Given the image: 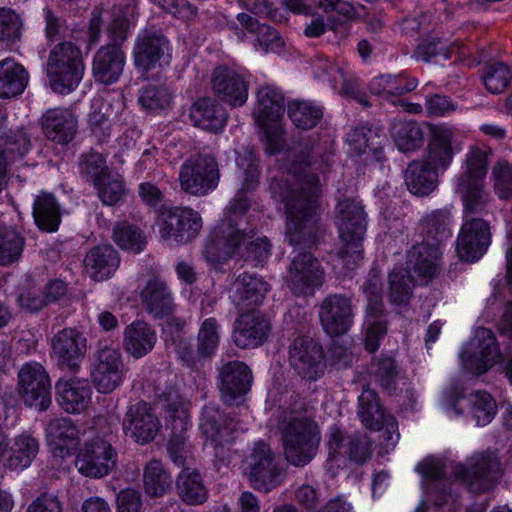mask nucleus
I'll list each match as a JSON object with an SVG mask.
<instances>
[{"label": "nucleus", "instance_id": "f257e3e1", "mask_svg": "<svg viewBox=\"0 0 512 512\" xmlns=\"http://www.w3.org/2000/svg\"><path fill=\"white\" fill-rule=\"evenodd\" d=\"M319 193V179L303 158L292 164L285 178L273 183V197L285 206L286 235L291 245L313 242Z\"/></svg>", "mask_w": 512, "mask_h": 512}, {"label": "nucleus", "instance_id": "f03ea898", "mask_svg": "<svg viewBox=\"0 0 512 512\" xmlns=\"http://www.w3.org/2000/svg\"><path fill=\"white\" fill-rule=\"evenodd\" d=\"M426 232V241L409 251L407 269L396 268L389 276L390 299L393 303H405L416 282H425L438 273L440 243L451 236L449 213L443 210L431 213L427 218Z\"/></svg>", "mask_w": 512, "mask_h": 512}, {"label": "nucleus", "instance_id": "7ed1b4c3", "mask_svg": "<svg viewBox=\"0 0 512 512\" xmlns=\"http://www.w3.org/2000/svg\"><path fill=\"white\" fill-rule=\"evenodd\" d=\"M461 150L458 133L455 128L437 125L431 128V138L425 158L414 161L405 172L408 190L418 196L431 193L436 187L438 172L451 164L455 152Z\"/></svg>", "mask_w": 512, "mask_h": 512}, {"label": "nucleus", "instance_id": "20e7f679", "mask_svg": "<svg viewBox=\"0 0 512 512\" xmlns=\"http://www.w3.org/2000/svg\"><path fill=\"white\" fill-rule=\"evenodd\" d=\"M302 404L290 410L285 419L282 441L287 460L295 466L309 463L315 456L320 442L319 430Z\"/></svg>", "mask_w": 512, "mask_h": 512}, {"label": "nucleus", "instance_id": "39448f33", "mask_svg": "<svg viewBox=\"0 0 512 512\" xmlns=\"http://www.w3.org/2000/svg\"><path fill=\"white\" fill-rule=\"evenodd\" d=\"M244 245L246 252L243 255L257 263L263 262L269 256L270 244L266 237H255L254 233L243 236L232 226H221L215 236L206 241L203 256L210 265L217 267Z\"/></svg>", "mask_w": 512, "mask_h": 512}, {"label": "nucleus", "instance_id": "423d86ee", "mask_svg": "<svg viewBox=\"0 0 512 512\" xmlns=\"http://www.w3.org/2000/svg\"><path fill=\"white\" fill-rule=\"evenodd\" d=\"M253 112L255 124L263 131L266 152H279L284 145L281 118L284 112V96L274 85H264L256 93Z\"/></svg>", "mask_w": 512, "mask_h": 512}, {"label": "nucleus", "instance_id": "0eeeda50", "mask_svg": "<svg viewBox=\"0 0 512 512\" xmlns=\"http://www.w3.org/2000/svg\"><path fill=\"white\" fill-rule=\"evenodd\" d=\"M84 71L81 51L73 43L61 42L50 50L46 74L54 92L59 94L72 92L82 80Z\"/></svg>", "mask_w": 512, "mask_h": 512}, {"label": "nucleus", "instance_id": "6e6552de", "mask_svg": "<svg viewBox=\"0 0 512 512\" xmlns=\"http://www.w3.org/2000/svg\"><path fill=\"white\" fill-rule=\"evenodd\" d=\"M365 218L362 205L356 201L345 200L337 206V226L343 245L340 257L348 270L354 269L362 259L361 242L366 232Z\"/></svg>", "mask_w": 512, "mask_h": 512}, {"label": "nucleus", "instance_id": "1a4fd4ad", "mask_svg": "<svg viewBox=\"0 0 512 512\" xmlns=\"http://www.w3.org/2000/svg\"><path fill=\"white\" fill-rule=\"evenodd\" d=\"M488 155L489 151L484 147H471L466 154L464 171L456 179L455 189L467 210H483L488 201L489 195L484 189Z\"/></svg>", "mask_w": 512, "mask_h": 512}, {"label": "nucleus", "instance_id": "9d476101", "mask_svg": "<svg viewBox=\"0 0 512 512\" xmlns=\"http://www.w3.org/2000/svg\"><path fill=\"white\" fill-rule=\"evenodd\" d=\"M184 323H176V335L172 336L171 344L179 358L188 366L210 358L215 354L220 342V325L215 318L203 320L197 335V349L194 350L190 341L182 333Z\"/></svg>", "mask_w": 512, "mask_h": 512}, {"label": "nucleus", "instance_id": "9b49d317", "mask_svg": "<svg viewBox=\"0 0 512 512\" xmlns=\"http://www.w3.org/2000/svg\"><path fill=\"white\" fill-rule=\"evenodd\" d=\"M167 409V426L171 429L168 452L171 460L178 466L184 465L189 458L190 448L184 433L191 426L189 418V402L178 395L170 393L164 400Z\"/></svg>", "mask_w": 512, "mask_h": 512}, {"label": "nucleus", "instance_id": "f8f14e48", "mask_svg": "<svg viewBox=\"0 0 512 512\" xmlns=\"http://www.w3.org/2000/svg\"><path fill=\"white\" fill-rule=\"evenodd\" d=\"M462 366L473 374H483L502 360L493 332L478 328L460 352Z\"/></svg>", "mask_w": 512, "mask_h": 512}, {"label": "nucleus", "instance_id": "ddd939ff", "mask_svg": "<svg viewBox=\"0 0 512 512\" xmlns=\"http://www.w3.org/2000/svg\"><path fill=\"white\" fill-rule=\"evenodd\" d=\"M156 224L161 238L173 245L193 239L202 228V219L190 208H164Z\"/></svg>", "mask_w": 512, "mask_h": 512}, {"label": "nucleus", "instance_id": "4468645a", "mask_svg": "<svg viewBox=\"0 0 512 512\" xmlns=\"http://www.w3.org/2000/svg\"><path fill=\"white\" fill-rule=\"evenodd\" d=\"M219 177L218 164L210 155H198L188 159L179 174L182 190L196 196H204L214 190Z\"/></svg>", "mask_w": 512, "mask_h": 512}, {"label": "nucleus", "instance_id": "2eb2a0df", "mask_svg": "<svg viewBox=\"0 0 512 512\" xmlns=\"http://www.w3.org/2000/svg\"><path fill=\"white\" fill-rule=\"evenodd\" d=\"M116 458L112 445L103 437L94 436L86 440L79 449L75 466L83 476L102 478L113 470Z\"/></svg>", "mask_w": 512, "mask_h": 512}, {"label": "nucleus", "instance_id": "dca6fc26", "mask_svg": "<svg viewBox=\"0 0 512 512\" xmlns=\"http://www.w3.org/2000/svg\"><path fill=\"white\" fill-rule=\"evenodd\" d=\"M126 366L118 348L104 347L95 355L91 378L100 393H111L124 381Z\"/></svg>", "mask_w": 512, "mask_h": 512}, {"label": "nucleus", "instance_id": "f3484780", "mask_svg": "<svg viewBox=\"0 0 512 512\" xmlns=\"http://www.w3.org/2000/svg\"><path fill=\"white\" fill-rule=\"evenodd\" d=\"M482 210H467L464 206L465 221L457 239V254L461 260L475 262L485 253L489 241V227L482 219L472 218V214Z\"/></svg>", "mask_w": 512, "mask_h": 512}, {"label": "nucleus", "instance_id": "a211bd4d", "mask_svg": "<svg viewBox=\"0 0 512 512\" xmlns=\"http://www.w3.org/2000/svg\"><path fill=\"white\" fill-rule=\"evenodd\" d=\"M285 282L294 295H313L322 285L323 269L311 253H299L289 265Z\"/></svg>", "mask_w": 512, "mask_h": 512}, {"label": "nucleus", "instance_id": "6ab92c4d", "mask_svg": "<svg viewBox=\"0 0 512 512\" xmlns=\"http://www.w3.org/2000/svg\"><path fill=\"white\" fill-rule=\"evenodd\" d=\"M245 470L254 488L268 492L282 482V473L273 462L270 448L257 442L244 461Z\"/></svg>", "mask_w": 512, "mask_h": 512}, {"label": "nucleus", "instance_id": "aec40b11", "mask_svg": "<svg viewBox=\"0 0 512 512\" xmlns=\"http://www.w3.org/2000/svg\"><path fill=\"white\" fill-rule=\"evenodd\" d=\"M453 470L475 492L493 487L500 473L499 460L492 453L474 455L467 460L466 465L456 464Z\"/></svg>", "mask_w": 512, "mask_h": 512}, {"label": "nucleus", "instance_id": "412c9836", "mask_svg": "<svg viewBox=\"0 0 512 512\" xmlns=\"http://www.w3.org/2000/svg\"><path fill=\"white\" fill-rule=\"evenodd\" d=\"M19 392L26 405L39 410L46 409L51 402L50 380L39 363H27L18 374Z\"/></svg>", "mask_w": 512, "mask_h": 512}, {"label": "nucleus", "instance_id": "4be33fe9", "mask_svg": "<svg viewBox=\"0 0 512 512\" xmlns=\"http://www.w3.org/2000/svg\"><path fill=\"white\" fill-rule=\"evenodd\" d=\"M250 79V73L244 69L218 67L214 71L213 89L222 101L242 106L248 99Z\"/></svg>", "mask_w": 512, "mask_h": 512}, {"label": "nucleus", "instance_id": "5701e85b", "mask_svg": "<svg viewBox=\"0 0 512 512\" xmlns=\"http://www.w3.org/2000/svg\"><path fill=\"white\" fill-rule=\"evenodd\" d=\"M323 351L310 337L296 338L289 350V362L293 369L309 380L317 379L324 370Z\"/></svg>", "mask_w": 512, "mask_h": 512}, {"label": "nucleus", "instance_id": "b1692460", "mask_svg": "<svg viewBox=\"0 0 512 512\" xmlns=\"http://www.w3.org/2000/svg\"><path fill=\"white\" fill-rule=\"evenodd\" d=\"M358 415L363 425L370 429L383 430L385 439L394 444L399 438L397 422L391 415L382 411L374 390L364 388L358 397Z\"/></svg>", "mask_w": 512, "mask_h": 512}, {"label": "nucleus", "instance_id": "393cba45", "mask_svg": "<svg viewBox=\"0 0 512 512\" xmlns=\"http://www.w3.org/2000/svg\"><path fill=\"white\" fill-rule=\"evenodd\" d=\"M353 308L350 298L342 295L327 297L320 306L319 317L323 329L331 336L346 333L353 321Z\"/></svg>", "mask_w": 512, "mask_h": 512}, {"label": "nucleus", "instance_id": "a878e982", "mask_svg": "<svg viewBox=\"0 0 512 512\" xmlns=\"http://www.w3.org/2000/svg\"><path fill=\"white\" fill-rule=\"evenodd\" d=\"M85 353L86 339L75 329H63L52 340V356L63 368L70 370L78 368Z\"/></svg>", "mask_w": 512, "mask_h": 512}, {"label": "nucleus", "instance_id": "bb28decb", "mask_svg": "<svg viewBox=\"0 0 512 512\" xmlns=\"http://www.w3.org/2000/svg\"><path fill=\"white\" fill-rule=\"evenodd\" d=\"M123 431L136 442L144 444L151 441L159 431V420L147 403L131 405L123 419Z\"/></svg>", "mask_w": 512, "mask_h": 512}, {"label": "nucleus", "instance_id": "cd10ccee", "mask_svg": "<svg viewBox=\"0 0 512 512\" xmlns=\"http://www.w3.org/2000/svg\"><path fill=\"white\" fill-rule=\"evenodd\" d=\"M270 285L255 274L243 273L232 283L229 294L240 310L252 311L263 303Z\"/></svg>", "mask_w": 512, "mask_h": 512}, {"label": "nucleus", "instance_id": "c85d7f7f", "mask_svg": "<svg viewBox=\"0 0 512 512\" xmlns=\"http://www.w3.org/2000/svg\"><path fill=\"white\" fill-rule=\"evenodd\" d=\"M466 404L470 405V412L479 426L489 424L497 411L495 400L486 392L477 391L471 394L469 399H466L457 392H449L447 394V405L457 415L463 414Z\"/></svg>", "mask_w": 512, "mask_h": 512}, {"label": "nucleus", "instance_id": "c756f323", "mask_svg": "<svg viewBox=\"0 0 512 512\" xmlns=\"http://www.w3.org/2000/svg\"><path fill=\"white\" fill-rule=\"evenodd\" d=\"M200 429L206 439L205 446H211L218 456V448L233 440L235 424L232 419L222 415L216 407L209 405L204 408Z\"/></svg>", "mask_w": 512, "mask_h": 512}, {"label": "nucleus", "instance_id": "7c9ffc66", "mask_svg": "<svg viewBox=\"0 0 512 512\" xmlns=\"http://www.w3.org/2000/svg\"><path fill=\"white\" fill-rule=\"evenodd\" d=\"M38 450V441L28 434L15 437L8 448L6 437L0 431V456L4 458L10 469L23 470L28 468L38 454Z\"/></svg>", "mask_w": 512, "mask_h": 512}, {"label": "nucleus", "instance_id": "2f4dec72", "mask_svg": "<svg viewBox=\"0 0 512 512\" xmlns=\"http://www.w3.org/2000/svg\"><path fill=\"white\" fill-rule=\"evenodd\" d=\"M270 326L255 310L242 313L236 321L233 340L238 347L254 348L267 337Z\"/></svg>", "mask_w": 512, "mask_h": 512}, {"label": "nucleus", "instance_id": "473e14b6", "mask_svg": "<svg viewBox=\"0 0 512 512\" xmlns=\"http://www.w3.org/2000/svg\"><path fill=\"white\" fill-rule=\"evenodd\" d=\"M238 167V178L241 182V188L237 198L230 203L228 211L233 215L243 214L247 211L249 203L244 198V192L251 191L258 184V165L252 149L247 148L243 154L239 153L236 159Z\"/></svg>", "mask_w": 512, "mask_h": 512}, {"label": "nucleus", "instance_id": "72a5a7b5", "mask_svg": "<svg viewBox=\"0 0 512 512\" xmlns=\"http://www.w3.org/2000/svg\"><path fill=\"white\" fill-rule=\"evenodd\" d=\"M58 402L67 413H81L92 400V389L85 379H61L56 384Z\"/></svg>", "mask_w": 512, "mask_h": 512}, {"label": "nucleus", "instance_id": "f704fd0d", "mask_svg": "<svg viewBox=\"0 0 512 512\" xmlns=\"http://www.w3.org/2000/svg\"><path fill=\"white\" fill-rule=\"evenodd\" d=\"M46 438L54 457L64 458L76 451L79 431L70 419H54L46 428Z\"/></svg>", "mask_w": 512, "mask_h": 512}, {"label": "nucleus", "instance_id": "c9c22d12", "mask_svg": "<svg viewBox=\"0 0 512 512\" xmlns=\"http://www.w3.org/2000/svg\"><path fill=\"white\" fill-rule=\"evenodd\" d=\"M135 8L132 5L115 8L113 11H96L92 14L89 25L90 43L97 41L101 30L103 19L111 18L108 30L113 35L115 41L123 40L126 32L134 20Z\"/></svg>", "mask_w": 512, "mask_h": 512}, {"label": "nucleus", "instance_id": "e433bc0d", "mask_svg": "<svg viewBox=\"0 0 512 512\" xmlns=\"http://www.w3.org/2000/svg\"><path fill=\"white\" fill-rule=\"evenodd\" d=\"M168 41L160 35H143L139 37L134 49V61L137 68L148 71L157 64H168L170 57Z\"/></svg>", "mask_w": 512, "mask_h": 512}, {"label": "nucleus", "instance_id": "4c0bfd02", "mask_svg": "<svg viewBox=\"0 0 512 512\" xmlns=\"http://www.w3.org/2000/svg\"><path fill=\"white\" fill-rule=\"evenodd\" d=\"M125 65V56L116 45L102 47L93 59V76L104 85L115 83L120 78Z\"/></svg>", "mask_w": 512, "mask_h": 512}, {"label": "nucleus", "instance_id": "58836bf2", "mask_svg": "<svg viewBox=\"0 0 512 512\" xmlns=\"http://www.w3.org/2000/svg\"><path fill=\"white\" fill-rule=\"evenodd\" d=\"M365 293L368 297V308L365 319V347L368 351L374 352L378 348L380 339L383 338L386 333V325L379 319L382 311V303L376 280L365 288Z\"/></svg>", "mask_w": 512, "mask_h": 512}, {"label": "nucleus", "instance_id": "ea45409f", "mask_svg": "<svg viewBox=\"0 0 512 512\" xmlns=\"http://www.w3.org/2000/svg\"><path fill=\"white\" fill-rule=\"evenodd\" d=\"M156 342V331L144 321H133L124 329L123 348L133 358L139 359L150 353Z\"/></svg>", "mask_w": 512, "mask_h": 512}, {"label": "nucleus", "instance_id": "a19ab883", "mask_svg": "<svg viewBox=\"0 0 512 512\" xmlns=\"http://www.w3.org/2000/svg\"><path fill=\"white\" fill-rule=\"evenodd\" d=\"M141 299L154 318H163L174 312L173 295L167 284L159 278H152L147 282L141 292Z\"/></svg>", "mask_w": 512, "mask_h": 512}, {"label": "nucleus", "instance_id": "79ce46f5", "mask_svg": "<svg viewBox=\"0 0 512 512\" xmlns=\"http://www.w3.org/2000/svg\"><path fill=\"white\" fill-rule=\"evenodd\" d=\"M251 372L242 362H230L223 366L220 374V391L223 399L231 403L245 394L251 383Z\"/></svg>", "mask_w": 512, "mask_h": 512}, {"label": "nucleus", "instance_id": "37998d69", "mask_svg": "<svg viewBox=\"0 0 512 512\" xmlns=\"http://www.w3.org/2000/svg\"><path fill=\"white\" fill-rule=\"evenodd\" d=\"M314 72L318 79L328 82L341 94L350 95L355 90L353 76L346 63H334L321 57L314 63Z\"/></svg>", "mask_w": 512, "mask_h": 512}, {"label": "nucleus", "instance_id": "c03bdc74", "mask_svg": "<svg viewBox=\"0 0 512 512\" xmlns=\"http://www.w3.org/2000/svg\"><path fill=\"white\" fill-rule=\"evenodd\" d=\"M119 257L110 245L97 246L91 249L85 259L86 273L95 281L108 279L117 269Z\"/></svg>", "mask_w": 512, "mask_h": 512}, {"label": "nucleus", "instance_id": "a18cd8bd", "mask_svg": "<svg viewBox=\"0 0 512 512\" xmlns=\"http://www.w3.org/2000/svg\"><path fill=\"white\" fill-rule=\"evenodd\" d=\"M328 448L330 456L345 454L351 460L363 463L370 456L371 442L366 436L356 440L346 438L340 429L334 428L330 433Z\"/></svg>", "mask_w": 512, "mask_h": 512}, {"label": "nucleus", "instance_id": "49530a36", "mask_svg": "<svg viewBox=\"0 0 512 512\" xmlns=\"http://www.w3.org/2000/svg\"><path fill=\"white\" fill-rule=\"evenodd\" d=\"M77 121L68 110L53 109L43 118V129L46 136L59 144H66L72 140L76 131Z\"/></svg>", "mask_w": 512, "mask_h": 512}, {"label": "nucleus", "instance_id": "de8ad7c7", "mask_svg": "<svg viewBox=\"0 0 512 512\" xmlns=\"http://www.w3.org/2000/svg\"><path fill=\"white\" fill-rule=\"evenodd\" d=\"M28 73L12 58L0 61V97L10 98L21 94L27 83Z\"/></svg>", "mask_w": 512, "mask_h": 512}, {"label": "nucleus", "instance_id": "09e8293b", "mask_svg": "<svg viewBox=\"0 0 512 512\" xmlns=\"http://www.w3.org/2000/svg\"><path fill=\"white\" fill-rule=\"evenodd\" d=\"M176 492L188 505H199L206 501L208 491L203 479L195 469L184 468L176 479Z\"/></svg>", "mask_w": 512, "mask_h": 512}, {"label": "nucleus", "instance_id": "8fccbe9b", "mask_svg": "<svg viewBox=\"0 0 512 512\" xmlns=\"http://www.w3.org/2000/svg\"><path fill=\"white\" fill-rule=\"evenodd\" d=\"M190 117L195 126L213 132L221 130L226 122L224 111L210 99L198 100L190 110Z\"/></svg>", "mask_w": 512, "mask_h": 512}, {"label": "nucleus", "instance_id": "3c124183", "mask_svg": "<svg viewBox=\"0 0 512 512\" xmlns=\"http://www.w3.org/2000/svg\"><path fill=\"white\" fill-rule=\"evenodd\" d=\"M237 19L240 24L249 32L257 34L256 49L264 52L279 53L283 46V40L279 33L267 25H260L257 20L253 19L249 14L239 13Z\"/></svg>", "mask_w": 512, "mask_h": 512}, {"label": "nucleus", "instance_id": "603ef678", "mask_svg": "<svg viewBox=\"0 0 512 512\" xmlns=\"http://www.w3.org/2000/svg\"><path fill=\"white\" fill-rule=\"evenodd\" d=\"M33 217L40 229L48 232L57 230L60 224V209L53 195L41 193L34 201Z\"/></svg>", "mask_w": 512, "mask_h": 512}, {"label": "nucleus", "instance_id": "864d4df0", "mask_svg": "<svg viewBox=\"0 0 512 512\" xmlns=\"http://www.w3.org/2000/svg\"><path fill=\"white\" fill-rule=\"evenodd\" d=\"M143 482L145 492L151 497H162L172 484L170 475L158 460H151L146 465Z\"/></svg>", "mask_w": 512, "mask_h": 512}, {"label": "nucleus", "instance_id": "5fc2aeb1", "mask_svg": "<svg viewBox=\"0 0 512 512\" xmlns=\"http://www.w3.org/2000/svg\"><path fill=\"white\" fill-rule=\"evenodd\" d=\"M288 114L292 122L301 129H311L322 118V109L310 102L295 100L288 104Z\"/></svg>", "mask_w": 512, "mask_h": 512}, {"label": "nucleus", "instance_id": "6e6d98bb", "mask_svg": "<svg viewBox=\"0 0 512 512\" xmlns=\"http://www.w3.org/2000/svg\"><path fill=\"white\" fill-rule=\"evenodd\" d=\"M391 132L396 146L402 152L416 149L423 140L419 125L411 121L394 123Z\"/></svg>", "mask_w": 512, "mask_h": 512}, {"label": "nucleus", "instance_id": "4d7b16f0", "mask_svg": "<svg viewBox=\"0 0 512 512\" xmlns=\"http://www.w3.org/2000/svg\"><path fill=\"white\" fill-rule=\"evenodd\" d=\"M23 249L24 239L15 229L0 227V265L18 260Z\"/></svg>", "mask_w": 512, "mask_h": 512}, {"label": "nucleus", "instance_id": "13d9d810", "mask_svg": "<svg viewBox=\"0 0 512 512\" xmlns=\"http://www.w3.org/2000/svg\"><path fill=\"white\" fill-rule=\"evenodd\" d=\"M94 186L97 189L100 200L105 205H114L124 197L125 185L118 175L108 173L101 180H96Z\"/></svg>", "mask_w": 512, "mask_h": 512}, {"label": "nucleus", "instance_id": "bf43d9fd", "mask_svg": "<svg viewBox=\"0 0 512 512\" xmlns=\"http://www.w3.org/2000/svg\"><path fill=\"white\" fill-rule=\"evenodd\" d=\"M172 95L166 87L148 86L139 96L138 102L143 109L150 112H159L170 107Z\"/></svg>", "mask_w": 512, "mask_h": 512}, {"label": "nucleus", "instance_id": "052dcab7", "mask_svg": "<svg viewBox=\"0 0 512 512\" xmlns=\"http://www.w3.org/2000/svg\"><path fill=\"white\" fill-rule=\"evenodd\" d=\"M113 239L120 248L131 253H139L145 246L142 233L137 228L124 223L115 226Z\"/></svg>", "mask_w": 512, "mask_h": 512}, {"label": "nucleus", "instance_id": "680f3d73", "mask_svg": "<svg viewBox=\"0 0 512 512\" xmlns=\"http://www.w3.org/2000/svg\"><path fill=\"white\" fill-rule=\"evenodd\" d=\"M495 193L502 199L512 197V164L499 160L492 169Z\"/></svg>", "mask_w": 512, "mask_h": 512}, {"label": "nucleus", "instance_id": "e2e57ef3", "mask_svg": "<svg viewBox=\"0 0 512 512\" xmlns=\"http://www.w3.org/2000/svg\"><path fill=\"white\" fill-rule=\"evenodd\" d=\"M510 79V69L501 62L490 65L483 76L486 89L493 94L504 91Z\"/></svg>", "mask_w": 512, "mask_h": 512}, {"label": "nucleus", "instance_id": "0e129e2a", "mask_svg": "<svg viewBox=\"0 0 512 512\" xmlns=\"http://www.w3.org/2000/svg\"><path fill=\"white\" fill-rule=\"evenodd\" d=\"M111 110L102 99H95L89 114L91 130L96 136H105L110 129Z\"/></svg>", "mask_w": 512, "mask_h": 512}, {"label": "nucleus", "instance_id": "69168bd1", "mask_svg": "<svg viewBox=\"0 0 512 512\" xmlns=\"http://www.w3.org/2000/svg\"><path fill=\"white\" fill-rule=\"evenodd\" d=\"M21 28V18L15 11L9 8H0V40H17L21 35Z\"/></svg>", "mask_w": 512, "mask_h": 512}, {"label": "nucleus", "instance_id": "338daca9", "mask_svg": "<svg viewBox=\"0 0 512 512\" xmlns=\"http://www.w3.org/2000/svg\"><path fill=\"white\" fill-rule=\"evenodd\" d=\"M453 47L448 48L446 43L435 40H425L418 45L416 54L418 58L430 62L441 63L449 59Z\"/></svg>", "mask_w": 512, "mask_h": 512}, {"label": "nucleus", "instance_id": "774afa93", "mask_svg": "<svg viewBox=\"0 0 512 512\" xmlns=\"http://www.w3.org/2000/svg\"><path fill=\"white\" fill-rule=\"evenodd\" d=\"M80 169L93 184H96V180H101L110 173L106 166L105 159L101 154L96 152L90 153L82 159Z\"/></svg>", "mask_w": 512, "mask_h": 512}]
</instances>
